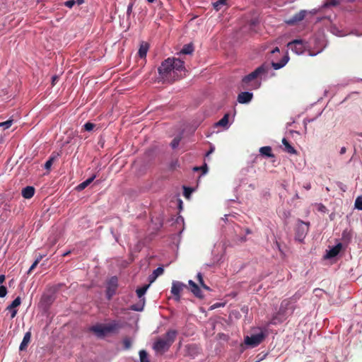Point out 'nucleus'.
<instances>
[{"instance_id":"obj_2","label":"nucleus","mask_w":362,"mask_h":362,"mask_svg":"<svg viewBox=\"0 0 362 362\" xmlns=\"http://www.w3.org/2000/svg\"><path fill=\"white\" fill-rule=\"evenodd\" d=\"M299 297L296 295L283 300L280 304L279 310L275 313L272 319V323L276 325L283 322L290 317L296 308V302Z\"/></svg>"},{"instance_id":"obj_12","label":"nucleus","mask_w":362,"mask_h":362,"mask_svg":"<svg viewBox=\"0 0 362 362\" xmlns=\"http://www.w3.org/2000/svg\"><path fill=\"white\" fill-rule=\"evenodd\" d=\"M188 284L190 286V291L194 294V296L199 299H203L204 295L202 294V292L199 286L192 280H189Z\"/></svg>"},{"instance_id":"obj_3","label":"nucleus","mask_w":362,"mask_h":362,"mask_svg":"<svg viewBox=\"0 0 362 362\" xmlns=\"http://www.w3.org/2000/svg\"><path fill=\"white\" fill-rule=\"evenodd\" d=\"M269 66L262 64L257 67L254 71L245 76L242 80V88L243 89H257L260 86V82L257 80V78L261 74H265L269 70Z\"/></svg>"},{"instance_id":"obj_16","label":"nucleus","mask_w":362,"mask_h":362,"mask_svg":"<svg viewBox=\"0 0 362 362\" xmlns=\"http://www.w3.org/2000/svg\"><path fill=\"white\" fill-rule=\"evenodd\" d=\"M35 192L34 187L27 186L22 189L21 194L25 199H30L34 196Z\"/></svg>"},{"instance_id":"obj_39","label":"nucleus","mask_w":362,"mask_h":362,"mask_svg":"<svg viewBox=\"0 0 362 362\" xmlns=\"http://www.w3.org/2000/svg\"><path fill=\"white\" fill-rule=\"evenodd\" d=\"M76 4V1L75 0H69V1H66L65 3H64V5L69 8H72L73 6Z\"/></svg>"},{"instance_id":"obj_14","label":"nucleus","mask_w":362,"mask_h":362,"mask_svg":"<svg viewBox=\"0 0 362 362\" xmlns=\"http://www.w3.org/2000/svg\"><path fill=\"white\" fill-rule=\"evenodd\" d=\"M30 338H31V332L28 331L25 334L23 341H21V343L20 344V346H19L20 351H24L27 349L28 344L30 341Z\"/></svg>"},{"instance_id":"obj_5","label":"nucleus","mask_w":362,"mask_h":362,"mask_svg":"<svg viewBox=\"0 0 362 362\" xmlns=\"http://www.w3.org/2000/svg\"><path fill=\"white\" fill-rule=\"evenodd\" d=\"M266 335L263 332L257 334H252L250 336H247L245 338V343L247 346L254 348L260 344L264 339Z\"/></svg>"},{"instance_id":"obj_29","label":"nucleus","mask_w":362,"mask_h":362,"mask_svg":"<svg viewBox=\"0 0 362 362\" xmlns=\"http://www.w3.org/2000/svg\"><path fill=\"white\" fill-rule=\"evenodd\" d=\"M123 345L125 349H129L132 346V341L129 338L126 337L123 339Z\"/></svg>"},{"instance_id":"obj_4","label":"nucleus","mask_w":362,"mask_h":362,"mask_svg":"<svg viewBox=\"0 0 362 362\" xmlns=\"http://www.w3.org/2000/svg\"><path fill=\"white\" fill-rule=\"evenodd\" d=\"M177 336V331L169 330L165 334L158 339L153 344V349L158 353H163L167 351L173 343L175 341Z\"/></svg>"},{"instance_id":"obj_17","label":"nucleus","mask_w":362,"mask_h":362,"mask_svg":"<svg viewBox=\"0 0 362 362\" xmlns=\"http://www.w3.org/2000/svg\"><path fill=\"white\" fill-rule=\"evenodd\" d=\"M341 244L339 243L332 248H331L329 251H327L326 255V258H332L336 257L340 252L341 249Z\"/></svg>"},{"instance_id":"obj_13","label":"nucleus","mask_w":362,"mask_h":362,"mask_svg":"<svg viewBox=\"0 0 362 362\" xmlns=\"http://www.w3.org/2000/svg\"><path fill=\"white\" fill-rule=\"evenodd\" d=\"M253 97L252 93L250 92H241L238 95V101L240 103H249Z\"/></svg>"},{"instance_id":"obj_41","label":"nucleus","mask_w":362,"mask_h":362,"mask_svg":"<svg viewBox=\"0 0 362 362\" xmlns=\"http://www.w3.org/2000/svg\"><path fill=\"white\" fill-rule=\"evenodd\" d=\"M38 260H35V262L33 263V264L31 265V267H30L29 270H28V273H30L32 270H33L36 267L37 265L38 264Z\"/></svg>"},{"instance_id":"obj_7","label":"nucleus","mask_w":362,"mask_h":362,"mask_svg":"<svg viewBox=\"0 0 362 362\" xmlns=\"http://www.w3.org/2000/svg\"><path fill=\"white\" fill-rule=\"evenodd\" d=\"M287 47L297 54H301L305 49V45L302 40H294L288 43Z\"/></svg>"},{"instance_id":"obj_54","label":"nucleus","mask_w":362,"mask_h":362,"mask_svg":"<svg viewBox=\"0 0 362 362\" xmlns=\"http://www.w3.org/2000/svg\"><path fill=\"white\" fill-rule=\"evenodd\" d=\"M88 82H89V80L88 79V78H85L83 79V83H86V85L88 83Z\"/></svg>"},{"instance_id":"obj_49","label":"nucleus","mask_w":362,"mask_h":362,"mask_svg":"<svg viewBox=\"0 0 362 362\" xmlns=\"http://www.w3.org/2000/svg\"><path fill=\"white\" fill-rule=\"evenodd\" d=\"M4 209L5 210H10V204L8 203H5L4 204Z\"/></svg>"},{"instance_id":"obj_58","label":"nucleus","mask_w":362,"mask_h":362,"mask_svg":"<svg viewBox=\"0 0 362 362\" xmlns=\"http://www.w3.org/2000/svg\"><path fill=\"white\" fill-rule=\"evenodd\" d=\"M305 188L307 190L310 189V184L307 185L305 187Z\"/></svg>"},{"instance_id":"obj_15","label":"nucleus","mask_w":362,"mask_h":362,"mask_svg":"<svg viewBox=\"0 0 362 362\" xmlns=\"http://www.w3.org/2000/svg\"><path fill=\"white\" fill-rule=\"evenodd\" d=\"M149 49V45L146 42H142L138 51V55L141 59H145Z\"/></svg>"},{"instance_id":"obj_34","label":"nucleus","mask_w":362,"mask_h":362,"mask_svg":"<svg viewBox=\"0 0 362 362\" xmlns=\"http://www.w3.org/2000/svg\"><path fill=\"white\" fill-rule=\"evenodd\" d=\"M134 2L131 0L128 6H127V16L129 17L132 13V10H133V6H134Z\"/></svg>"},{"instance_id":"obj_63","label":"nucleus","mask_w":362,"mask_h":362,"mask_svg":"<svg viewBox=\"0 0 362 362\" xmlns=\"http://www.w3.org/2000/svg\"><path fill=\"white\" fill-rule=\"evenodd\" d=\"M94 179H95V176H92V178H91L92 182H93Z\"/></svg>"},{"instance_id":"obj_55","label":"nucleus","mask_w":362,"mask_h":362,"mask_svg":"<svg viewBox=\"0 0 362 362\" xmlns=\"http://www.w3.org/2000/svg\"><path fill=\"white\" fill-rule=\"evenodd\" d=\"M71 253V251H68L62 255L63 257H65Z\"/></svg>"},{"instance_id":"obj_46","label":"nucleus","mask_w":362,"mask_h":362,"mask_svg":"<svg viewBox=\"0 0 362 362\" xmlns=\"http://www.w3.org/2000/svg\"><path fill=\"white\" fill-rule=\"evenodd\" d=\"M288 56H284L281 60L280 62H281L282 63H284V65L285 66L286 64V63L288 62Z\"/></svg>"},{"instance_id":"obj_61","label":"nucleus","mask_w":362,"mask_h":362,"mask_svg":"<svg viewBox=\"0 0 362 362\" xmlns=\"http://www.w3.org/2000/svg\"><path fill=\"white\" fill-rule=\"evenodd\" d=\"M147 1H148V3H153V2H154V1H155V0H147Z\"/></svg>"},{"instance_id":"obj_28","label":"nucleus","mask_w":362,"mask_h":362,"mask_svg":"<svg viewBox=\"0 0 362 362\" xmlns=\"http://www.w3.org/2000/svg\"><path fill=\"white\" fill-rule=\"evenodd\" d=\"M308 223H305L304 222H301V225L298 226V233H299V230L302 229V235H305L308 230Z\"/></svg>"},{"instance_id":"obj_53","label":"nucleus","mask_w":362,"mask_h":362,"mask_svg":"<svg viewBox=\"0 0 362 362\" xmlns=\"http://www.w3.org/2000/svg\"><path fill=\"white\" fill-rule=\"evenodd\" d=\"M43 257L42 255H40L38 257L36 258L35 260H38V263L40 262V260L42 259V258Z\"/></svg>"},{"instance_id":"obj_62","label":"nucleus","mask_w":362,"mask_h":362,"mask_svg":"<svg viewBox=\"0 0 362 362\" xmlns=\"http://www.w3.org/2000/svg\"><path fill=\"white\" fill-rule=\"evenodd\" d=\"M300 233V236H303V235H302V229H300V230H299V233H298V234H299Z\"/></svg>"},{"instance_id":"obj_20","label":"nucleus","mask_w":362,"mask_h":362,"mask_svg":"<svg viewBox=\"0 0 362 362\" xmlns=\"http://www.w3.org/2000/svg\"><path fill=\"white\" fill-rule=\"evenodd\" d=\"M21 303V298L20 296H18L16 299H14L12 303L7 306L6 310H11L12 309H16L18 306H19Z\"/></svg>"},{"instance_id":"obj_59","label":"nucleus","mask_w":362,"mask_h":362,"mask_svg":"<svg viewBox=\"0 0 362 362\" xmlns=\"http://www.w3.org/2000/svg\"><path fill=\"white\" fill-rule=\"evenodd\" d=\"M132 309H133L134 310H137V311H139V310H141V309H139V308H136L135 306H133V307H132Z\"/></svg>"},{"instance_id":"obj_64","label":"nucleus","mask_w":362,"mask_h":362,"mask_svg":"<svg viewBox=\"0 0 362 362\" xmlns=\"http://www.w3.org/2000/svg\"><path fill=\"white\" fill-rule=\"evenodd\" d=\"M94 127H95V126H94V124H92V125H91V127H92V130H93V129H94Z\"/></svg>"},{"instance_id":"obj_45","label":"nucleus","mask_w":362,"mask_h":362,"mask_svg":"<svg viewBox=\"0 0 362 362\" xmlns=\"http://www.w3.org/2000/svg\"><path fill=\"white\" fill-rule=\"evenodd\" d=\"M10 311L11 313V318H14L16 316V315H17L18 310L16 309H12Z\"/></svg>"},{"instance_id":"obj_42","label":"nucleus","mask_w":362,"mask_h":362,"mask_svg":"<svg viewBox=\"0 0 362 362\" xmlns=\"http://www.w3.org/2000/svg\"><path fill=\"white\" fill-rule=\"evenodd\" d=\"M84 129L85 130L88 131V132H90V121H88L85 124H84Z\"/></svg>"},{"instance_id":"obj_10","label":"nucleus","mask_w":362,"mask_h":362,"mask_svg":"<svg viewBox=\"0 0 362 362\" xmlns=\"http://www.w3.org/2000/svg\"><path fill=\"white\" fill-rule=\"evenodd\" d=\"M54 297L52 294H43L40 299V305L45 309H48L50 305L53 303Z\"/></svg>"},{"instance_id":"obj_35","label":"nucleus","mask_w":362,"mask_h":362,"mask_svg":"<svg viewBox=\"0 0 362 362\" xmlns=\"http://www.w3.org/2000/svg\"><path fill=\"white\" fill-rule=\"evenodd\" d=\"M54 160V158L53 157L49 158L45 164V168L47 170H49L53 163Z\"/></svg>"},{"instance_id":"obj_33","label":"nucleus","mask_w":362,"mask_h":362,"mask_svg":"<svg viewBox=\"0 0 362 362\" xmlns=\"http://www.w3.org/2000/svg\"><path fill=\"white\" fill-rule=\"evenodd\" d=\"M338 4H339V1L337 0H327L324 4V7H329L331 6H337Z\"/></svg>"},{"instance_id":"obj_25","label":"nucleus","mask_w":362,"mask_h":362,"mask_svg":"<svg viewBox=\"0 0 362 362\" xmlns=\"http://www.w3.org/2000/svg\"><path fill=\"white\" fill-rule=\"evenodd\" d=\"M228 123V115L226 114L217 123L216 125L226 127Z\"/></svg>"},{"instance_id":"obj_44","label":"nucleus","mask_w":362,"mask_h":362,"mask_svg":"<svg viewBox=\"0 0 362 362\" xmlns=\"http://www.w3.org/2000/svg\"><path fill=\"white\" fill-rule=\"evenodd\" d=\"M201 287L202 288H204V290H206V291H211V289L210 288V287H209L207 285L205 284L204 282H203L202 284H200Z\"/></svg>"},{"instance_id":"obj_51","label":"nucleus","mask_w":362,"mask_h":362,"mask_svg":"<svg viewBox=\"0 0 362 362\" xmlns=\"http://www.w3.org/2000/svg\"><path fill=\"white\" fill-rule=\"evenodd\" d=\"M279 52V47H275V48L272 50V53H275V52Z\"/></svg>"},{"instance_id":"obj_38","label":"nucleus","mask_w":362,"mask_h":362,"mask_svg":"<svg viewBox=\"0 0 362 362\" xmlns=\"http://www.w3.org/2000/svg\"><path fill=\"white\" fill-rule=\"evenodd\" d=\"M272 67L274 69H276V70L282 68L283 66H284V63H282L281 62H272Z\"/></svg>"},{"instance_id":"obj_60","label":"nucleus","mask_w":362,"mask_h":362,"mask_svg":"<svg viewBox=\"0 0 362 362\" xmlns=\"http://www.w3.org/2000/svg\"><path fill=\"white\" fill-rule=\"evenodd\" d=\"M57 78V76H56L52 77L53 83L54 82V81H56Z\"/></svg>"},{"instance_id":"obj_32","label":"nucleus","mask_w":362,"mask_h":362,"mask_svg":"<svg viewBox=\"0 0 362 362\" xmlns=\"http://www.w3.org/2000/svg\"><path fill=\"white\" fill-rule=\"evenodd\" d=\"M180 140H181L180 137H178V136L175 137V138L173 139V141H172V142H171V144H170V145H171L172 148H177V147L178 146V145H179L180 142Z\"/></svg>"},{"instance_id":"obj_18","label":"nucleus","mask_w":362,"mask_h":362,"mask_svg":"<svg viewBox=\"0 0 362 362\" xmlns=\"http://www.w3.org/2000/svg\"><path fill=\"white\" fill-rule=\"evenodd\" d=\"M259 151L262 156L267 158H274V154L272 153V148L271 146H267L261 147Z\"/></svg>"},{"instance_id":"obj_6","label":"nucleus","mask_w":362,"mask_h":362,"mask_svg":"<svg viewBox=\"0 0 362 362\" xmlns=\"http://www.w3.org/2000/svg\"><path fill=\"white\" fill-rule=\"evenodd\" d=\"M118 286V279L116 276H112L110 279L107 284L106 288V296L108 300H110L112 297L116 293V291Z\"/></svg>"},{"instance_id":"obj_36","label":"nucleus","mask_w":362,"mask_h":362,"mask_svg":"<svg viewBox=\"0 0 362 362\" xmlns=\"http://www.w3.org/2000/svg\"><path fill=\"white\" fill-rule=\"evenodd\" d=\"M7 294V288L4 286H0V298H4Z\"/></svg>"},{"instance_id":"obj_48","label":"nucleus","mask_w":362,"mask_h":362,"mask_svg":"<svg viewBox=\"0 0 362 362\" xmlns=\"http://www.w3.org/2000/svg\"><path fill=\"white\" fill-rule=\"evenodd\" d=\"M5 279H6L5 275H4V274L0 275V284H1L2 283L4 282Z\"/></svg>"},{"instance_id":"obj_52","label":"nucleus","mask_w":362,"mask_h":362,"mask_svg":"<svg viewBox=\"0 0 362 362\" xmlns=\"http://www.w3.org/2000/svg\"><path fill=\"white\" fill-rule=\"evenodd\" d=\"M75 1L79 5L83 3V0H75Z\"/></svg>"},{"instance_id":"obj_11","label":"nucleus","mask_w":362,"mask_h":362,"mask_svg":"<svg viewBox=\"0 0 362 362\" xmlns=\"http://www.w3.org/2000/svg\"><path fill=\"white\" fill-rule=\"evenodd\" d=\"M307 11L305 10H301L298 13L294 14L291 18L286 21V23L288 25H294L304 19Z\"/></svg>"},{"instance_id":"obj_24","label":"nucleus","mask_w":362,"mask_h":362,"mask_svg":"<svg viewBox=\"0 0 362 362\" xmlns=\"http://www.w3.org/2000/svg\"><path fill=\"white\" fill-rule=\"evenodd\" d=\"M193 51H194L193 46L192 45L188 44V45H185L183 47V48L180 51V53L184 54H192Z\"/></svg>"},{"instance_id":"obj_21","label":"nucleus","mask_w":362,"mask_h":362,"mask_svg":"<svg viewBox=\"0 0 362 362\" xmlns=\"http://www.w3.org/2000/svg\"><path fill=\"white\" fill-rule=\"evenodd\" d=\"M89 185H90V177L87 178L84 182L78 185L75 189L78 192H81L86 187H87Z\"/></svg>"},{"instance_id":"obj_9","label":"nucleus","mask_w":362,"mask_h":362,"mask_svg":"<svg viewBox=\"0 0 362 362\" xmlns=\"http://www.w3.org/2000/svg\"><path fill=\"white\" fill-rule=\"evenodd\" d=\"M113 329L112 326L106 325H95L92 326V332H95L98 337H105L107 334L112 332Z\"/></svg>"},{"instance_id":"obj_27","label":"nucleus","mask_w":362,"mask_h":362,"mask_svg":"<svg viewBox=\"0 0 362 362\" xmlns=\"http://www.w3.org/2000/svg\"><path fill=\"white\" fill-rule=\"evenodd\" d=\"M148 285H146L143 287L139 288L136 289V294L139 298H141L146 292Z\"/></svg>"},{"instance_id":"obj_19","label":"nucleus","mask_w":362,"mask_h":362,"mask_svg":"<svg viewBox=\"0 0 362 362\" xmlns=\"http://www.w3.org/2000/svg\"><path fill=\"white\" fill-rule=\"evenodd\" d=\"M282 144L284 146V151L290 154H296V150L289 144L286 138L282 139Z\"/></svg>"},{"instance_id":"obj_50","label":"nucleus","mask_w":362,"mask_h":362,"mask_svg":"<svg viewBox=\"0 0 362 362\" xmlns=\"http://www.w3.org/2000/svg\"><path fill=\"white\" fill-rule=\"evenodd\" d=\"M214 147H211V148H210V150L206 153V156H208L209 154L212 153L214 152Z\"/></svg>"},{"instance_id":"obj_57","label":"nucleus","mask_w":362,"mask_h":362,"mask_svg":"<svg viewBox=\"0 0 362 362\" xmlns=\"http://www.w3.org/2000/svg\"><path fill=\"white\" fill-rule=\"evenodd\" d=\"M193 170L194 171H198V170H201V168H200V167H194Z\"/></svg>"},{"instance_id":"obj_31","label":"nucleus","mask_w":362,"mask_h":362,"mask_svg":"<svg viewBox=\"0 0 362 362\" xmlns=\"http://www.w3.org/2000/svg\"><path fill=\"white\" fill-rule=\"evenodd\" d=\"M355 208L362 210V197H358L355 201Z\"/></svg>"},{"instance_id":"obj_56","label":"nucleus","mask_w":362,"mask_h":362,"mask_svg":"<svg viewBox=\"0 0 362 362\" xmlns=\"http://www.w3.org/2000/svg\"><path fill=\"white\" fill-rule=\"evenodd\" d=\"M219 306H220V305H219V304H214V305L211 307V308H212V309H214V308H218V307H219Z\"/></svg>"},{"instance_id":"obj_1","label":"nucleus","mask_w":362,"mask_h":362,"mask_svg":"<svg viewBox=\"0 0 362 362\" xmlns=\"http://www.w3.org/2000/svg\"><path fill=\"white\" fill-rule=\"evenodd\" d=\"M185 70L184 62L177 58H168L158 67L160 76L163 80H169L173 74V78L177 76V73Z\"/></svg>"},{"instance_id":"obj_47","label":"nucleus","mask_w":362,"mask_h":362,"mask_svg":"<svg viewBox=\"0 0 362 362\" xmlns=\"http://www.w3.org/2000/svg\"><path fill=\"white\" fill-rule=\"evenodd\" d=\"M346 152V148L343 146L340 149V154L342 155V154H344Z\"/></svg>"},{"instance_id":"obj_26","label":"nucleus","mask_w":362,"mask_h":362,"mask_svg":"<svg viewBox=\"0 0 362 362\" xmlns=\"http://www.w3.org/2000/svg\"><path fill=\"white\" fill-rule=\"evenodd\" d=\"M140 362H150L147 352L145 350H141L139 351Z\"/></svg>"},{"instance_id":"obj_43","label":"nucleus","mask_w":362,"mask_h":362,"mask_svg":"<svg viewBox=\"0 0 362 362\" xmlns=\"http://www.w3.org/2000/svg\"><path fill=\"white\" fill-rule=\"evenodd\" d=\"M201 170H202L203 174H205L208 171V167L206 163H204L202 167H200Z\"/></svg>"},{"instance_id":"obj_23","label":"nucleus","mask_w":362,"mask_h":362,"mask_svg":"<svg viewBox=\"0 0 362 362\" xmlns=\"http://www.w3.org/2000/svg\"><path fill=\"white\" fill-rule=\"evenodd\" d=\"M228 0H218L213 4L214 8L216 11H219L223 6H226Z\"/></svg>"},{"instance_id":"obj_8","label":"nucleus","mask_w":362,"mask_h":362,"mask_svg":"<svg viewBox=\"0 0 362 362\" xmlns=\"http://www.w3.org/2000/svg\"><path fill=\"white\" fill-rule=\"evenodd\" d=\"M186 286L180 281H173L171 287V293L174 296L176 301L180 300V293Z\"/></svg>"},{"instance_id":"obj_30","label":"nucleus","mask_w":362,"mask_h":362,"mask_svg":"<svg viewBox=\"0 0 362 362\" xmlns=\"http://www.w3.org/2000/svg\"><path fill=\"white\" fill-rule=\"evenodd\" d=\"M13 120L8 119L6 122L0 123V127H3L4 129H8L12 124Z\"/></svg>"},{"instance_id":"obj_22","label":"nucleus","mask_w":362,"mask_h":362,"mask_svg":"<svg viewBox=\"0 0 362 362\" xmlns=\"http://www.w3.org/2000/svg\"><path fill=\"white\" fill-rule=\"evenodd\" d=\"M164 272V269L163 267H158L156 269H155L152 274V275L150 276L151 278V282H153L158 276L163 274Z\"/></svg>"},{"instance_id":"obj_37","label":"nucleus","mask_w":362,"mask_h":362,"mask_svg":"<svg viewBox=\"0 0 362 362\" xmlns=\"http://www.w3.org/2000/svg\"><path fill=\"white\" fill-rule=\"evenodd\" d=\"M192 192V189L190 187H184V196L186 198H189L191 193Z\"/></svg>"},{"instance_id":"obj_40","label":"nucleus","mask_w":362,"mask_h":362,"mask_svg":"<svg viewBox=\"0 0 362 362\" xmlns=\"http://www.w3.org/2000/svg\"><path fill=\"white\" fill-rule=\"evenodd\" d=\"M197 281H199V284H202L204 281L203 276L201 273H198L197 275Z\"/></svg>"}]
</instances>
